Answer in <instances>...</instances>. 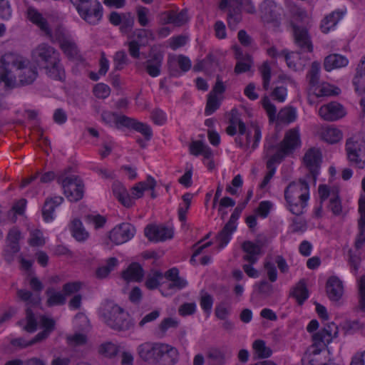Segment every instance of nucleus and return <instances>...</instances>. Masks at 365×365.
<instances>
[{"label":"nucleus","instance_id":"obj_1","mask_svg":"<svg viewBox=\"0 0 365 365\" xmlns=\"http://www.w3.org/2000/svg\"><path fill=\"white\" fill-rule=\"evenodd\" d=\"M37 76L36 67L22 56L7 53L0 59V79L6 87L29 85Z\"/></svg>","mask_w":365,"mask_h":365},{"label":"nucleus","instance_id":"obj_2","mask_svg":"<svg viewBox=\"0 0 365 365\" xmlns=\"http://www.w3.org/2000/svg\"><path fill=\"white\" fill-rule=\"evenodd\" d=\"M137 351L143 361L155 365H174L178 359V350L168 344L146 341Z\"/></svg>","mask_w":365,"mask_h":365},{"label":"nucleus","instance_id":"obj_3","mask_svg":"<svg viewBox=\"0 0 365 365\" xmlns=\"http://www.w3.org/2000/svg\"><path fill=\"white\" fill-rule=\"evenodd\" d=\"M99 314L103 322L112 329L124 331L132 327L129 314L112 301L104 302Z\"/></svg>","mask_w":365,"mask_h":365},{"label":"nucleus","instance_id":"obj_4","mask_svg":"<svg viewBox=\"0 0 365 365\" xmlns=\"http://www.w3.org/2000/svg\"><path fill=\"white\" fill-rule=\"evenodd\" d=\"M284 197L289 210L296 215L303 213L309 197V186L305 180L292 182L284 190Z\"/></svg>","mask_w":365,"mask_h":365},{"label":"nucleus","instance_id":"obj_5","mask_svg":"<svg viewBox=\"0 0 365 365\" xmlns=\"http://www.w3.org/2000/svg\"><path fill=\"white\" fill-rule=\"evenodd\" d=\"M57 180L61 185L63 194L70 202H76L83 198L84 185L78 177L76 175L70 177L61 176L58 178Z\"/></svg>","mask_w":365,"mask_h":365},{"label":"nucleus","instance_id":"obj_6","mask_svg":"<svg viewBox=\"0 0 365 365\" xmlns=\"http://www.w3.org/2000/svg\"><path fill=\"white\" fill-rule=\"evenodd\" d=\"M300 144L299 128L289 129L285 133L284 139L279 143V148L274 156L282 161L286 155L292 153L296 148L300 146Z\"/></svg>","mask_w":365,"mask_h":365},{"label":"nucleus","instance_id":"obj_7","mask_svg":"<svg viewBox=\"0 0 365 365\" xmlns=\"http://www.w3.org/2000/svg\"><path fill=\"white\" fill-rule=\"evenodd\" d=\"M83 19L90 24H98L103 16V7L97 0H87L76 9Z\"/></svg>","mask_w":365,"mask_h":365},{"label":"nucleus","instance_id":"obj_8","mask_svg":"<svg viewBox=\"0 0 365 365\" xmlns=\"http://www.w3.org/2000/svg\"><path fill=\"white\" fill-rule=\"evenodd\" d=\"M60 56L57 49L46 43L38 44L31 53L32 59L41 68Z\"/></svg>","mask_w":365,"mask_h":365},{"label":"nucleus","instance_id":"obj_9","mask_svg":"<svg viewBox=\"0 0 365 365\" xmlns=\"http://www.w3.org/2000/svg\"><path fill=\"white\" fill-rule=\"evenodd\" d=\"M365 148V143L357 137H351L346 140V150L349 160L357 168H363L365 165L363 150Z\"/></svg>","mask_w":365,"mask_h":365},{"label":"nucleus","instance_id":"obj_10","mask_svg":"<svg viewBox=\"0 0 365 365\" xmlns=\"http://www.w3.org/2000/svg\"><path fill=\"white\" fill-rule=\"evenodd\" d=\"M135 234V228L130 223H122L115 226L109 232V240L116 245H122L130 239Z\"/></svg>","mask_w":365,"mask_h":365},{"label":"nucleus","instance_id":"obj_11","mask_svg":"<svg viewBox=\"0 0 365 365\" xmlns=\"http://www.w3.org/2000/svg\"><path fill=\"white\" fill-rule=\"evenodd\" d=\"M294 43L302 52H312L313 44L307 29L292 24Z\"/></svg>","mask_w":365,"mask_h":365},{"label":"nucleus","instance_id":"obj_12","mask_svg":"<svg viewBox=\"0 0 365 365\" xmlns=\"http://www.w3.org/2000/svg\"><path fill=\"white\" fill-rule=\"evenodd\" d=\"M319 116L327 121H335L346 115L344 108L340 103L333 101L322 106L319 109Z\"/></svg>","mask_w":365,"mask_h":365},{"label":"nucleus","instance_id":"obj_13","mask_svg":"<svg viewBox=\"0 0 365 365\" xmlns=\"http://www.w3.org/2000/svg\"><path fill=\"white\" fill-rule=\"evenodd\" d=\"M145 235L152 242L165 241L173 237L172 227L163 225H148L144 230Z\"/></svg>","mask_w":365,"mask_h":365},{"label":"nucleus","instance_id":"obj_14","mask_svg":"<svg viewBox=\"0 0 365 365\" xmlns=\"http://www.w3.org/2000/svg\"><path fill=\"white\" fill-rule=\"evenodd\" d=\"M21 239V232L16 228L11 229L6 237L7 245L4 250V259L8 263L14 261V255L20 250L19 242Z\"/></svg>","mask_w":365,"mask_h":365},{"label":"nucleus","instance_id":"obj_15","mask_svg":"<svg viewBox=\"0 0 365 365\" xmlns=\"http://www.w3.org/2000/svg\"><path fill=\"white\" fill-rule=\"evenodd\" d=\"M304 162L313 180H315L322 163V153L319 149L315 148L309 149L304 155Z\"/></svg>","mask_w":365,"mask_h":365},{"label":"nucleus","instance_id":"obj_16","mask_svg":"<svg viewBox=\"0 0 365 365\" xmlns=\"http://www.w3.org/2000/svg\"><path fill=\"white\" fill-rule=\"evenodd\" d=\"M45 74L51 80L63 82L66 79V71L61 56L42 68Z\"/></svg>","mask_w":365,"mask_h":365},{"label":"nucleus","instance_id":"obj_17","mask_svg":"<svg viewBox=\"0 0 365 365\" xmlns=\"http://www.w3.org/2000/svg\"><path fill=\"white\" fill-rule=\"evenodd\" d=\"M244 0H230L227 12V24L230 29L235 30L242 21V6Z\"/></svg>","mask_w":365,"mask_h":365},{"label":"nucleus","instance_id":"obj_18","mask_svg":"<svg viewBox=\"0 0 365 365\" xmlns=\"http://www.w3.org/2000/svg\"><path fill=\"white\" fill-rule=\"evenodd\" d=\"M163 55L160 52L151 50L149 58L145 61V69L151 77H157L160 74Z\"/></svg>","mask_w":365,"mask_h":365},{"label":"nucleus","instance_id":"obj_19","mask_svg":"<svg viewBox=\"0 0 365 365\" xmlns=\"http://www.w3.org/2000/svg\"><path fill=\"white\" fill-rule=\"evenodd\" d=\"M326 289L329 299L337 302L343 294L342 282L336 277H331L327 282Z\"/></svg>","mask_w":365,"mask_h":365},{"label":"nucleus","instance_id":"obj_20","mask_svg":"<svg viewBox=\"0 0 365 365\" xmlns=\"http://www.w3.org/2000/svg\"><path fill=\"white\" fill-rule=\"evenodd\" d=\"M187 11L182 10L177 13L173 11H165L161 15V21L163 24H172L177 26H180L187 21Z\"/></svg>","mask_w":365,"mask_h":365},{"label":"nucleus","instance_id":"obj_21","mask_svg":"<svg viewBox=\"0 0 365 365\" xmlns=\"http://www.w3.org/2000/svg\"><path fill=\"white\" fill-rule=\"evenodd\" d=\"M28 19L36 24L45 34L46 37H51V30L48 26V21L36 9L29 8L28 9Z\"/></svg>","mask_w":365,"mask_h":365},{"label":"nucleus","instance_id":"obj_22","mask_svg":"<svg viewBox=\"0 0 365 365\" xmlns=\"http://www.w3.org/2000/svg\"><path fill=\"white\" fill-rule=\"evenodd\" d=\"M262 19L267 23H278V14L275 4L270 1H264L260 6Z\"/></svg>","mask_w":365,"mask_h":365},{"label":"nucleus","instance_id":"obj_23","mask_svg":"<svg viewBox=\"0 0 365 365\" xmlns=\"http://www.w3.org/2000/svg\"><path fill=\"white\" fill-rule=\"evenodd\" d=\"M63 200L64 199L61 196H55L46 200L42 209V215L45 221L49 222L53 219L55 208L62 204Z\"/></svg>","mask_w":365,"mask_h":365},{"label":"nucleus","instance_id":"obj_24","mask_svg":"<svg viewBox=\"0 0 365 365\" xmlns=\"http://www.w3.org/2000/svg\"><path fill=\"white\" fill-rule=\"evenodd\" d=\"M355 91L359 94L365 93V56L362 57L356 68V73L353 78Z\"/></svg>","mask_w":365,"mask_h":365},{"label":"nucleus","instance_id":"obj_25","mask_svg":"<svg viewBox=\"0 0 365 365\" xmlns=\"http://www.w3.org/2000/svg\"><path fill=\"white\" fill-rule=\"evenodd\" d=\"M144 271L141 265L137 262L131 263L128 268L122 272V277L127 282H140L143 279Z\"/></svg>","mask_w":365,"mask_h":365},{"label":"nucleus","instance_id":"obj_26","mask_svg":"<svg viewBox=\"0 0 365 365\" xmlns=\"http://www.w3.org/2000/svg\"><path fill=\"white\" fill-rule=\"evenodd\" d=\"M242 250L246 252L243 259L253 264L257 261V255H260L262 247L251 241H245L242 245Z\"/></svg>","mask_w":365,"mask_h":365},{"label":"nucleus","instance_id":"obj_27","mask_svg":"<svg viewBox=\"0 0 365 365\" xmlns=\"http://www.w3.org/2000/svg\"><path fill=\"white\" fill-rule=\"evenodd\" d=\"M17 324L28 333H34L37 330L38 320L31 307L26 308L25 318L19 321Z\"/></svg>","mask_w":365,"mask_h":365},{"label":"nucleus","instance_id":"obj_28","mask_svg":"<svg viewBox=\"0 0 365 365\" xmlns=\"http://www.w3.org/2000/svg\"><path fill=\"white\" fill-rule=\"evenodd\" d=\"M59 47L68 58L75 61L82 60L80 51L72 37L61 43Z\"/></svg>","mask_w":365,"mask_h":365},{"label":"nucleus","instance_id":"obj_29","mask_svg":"<svg viewBox=\"0 0 365 365\" xmlns=\"http://www.w3.org/2000/svg\"><path fill=\"white\" fill-rule=\"evenodd\" d=\"M156 184L155 180L152 176L149 175L145 181L140 182L132 187L131 195L135 199L140 198L143 197L145 190H153Z\"/></svg>","mask_w":365,"mask_h":365},{"label":"nucleus","instance_id":"obj_30","mask_svg":"<svg viewBox=\"0 0 365 365\" xmlns=\"http://www.w3.org/2000/svg\"><path fill=\"white\" fill-rule=\"evenodd\" d=\"M40 324L43 330L36 335V339L41 342L46 339L55 329L56 322L52 318L42 315L39 319Z\"/></svg>","mask_w":365,"mask_h":365},{"label":"nucleus","instance_id":"obj_31","mask_svg":"<svg viewBox=\"0 0 365 365\" xmlns=\"http://www.w3.org/2000/svg\"><path fill=\"white\" fill-rule=\"evenodd\" d=\"M349 63L348 59L341 55L331 54L324 59V67L327 71L335 68H339L346 66Z\"/></svg>","mask_w":365,"mask_h":365},{"label":"nucleus","instance_id":"obj_32","mask_svg":"<svg viewBox=\"0 0 365 365\" xmlns=\"http://www.w3.org/2000/svg\"><path fill=\"white\" fill-rule=\"evenodd\" d=\"M319 136L323 140L330 144H334L338 143L341 139L342 133L336 128L327 126L321 129Z\"/></svg>","mask_w":365,"mask_h":365},{"label":"nucleus","instance_id":"obj_33","mask_svg":"<svg viewBox=\"0 0 365 365\" xmlns=\"http://www.w3.org/2000/svg\"><path fill=\"white\" fill-rule=\"evenodd\" d=\"M267 52V54L272 58L284 56L287 66L294 70H297V65L294 62V59L298 58V53L288 52L287 50H283L280 53H278L274 46L268 48Z\"/></svg>","mask_w":365,"mask_h":365},{"label":"nucleus","instance_id":"obj_34","mask_svg":"<svg viewBox=\"0 0 365 365\" xmlns=\"http://www.w3.org/2000/svg\"><path fill=\"white\" fill-rule=\"evenodd\" d=\"M289 296L294 297L299 305H302L309 297V291L304 279H301L292 289Z\"/></svg>","mask_w":365,"mask_h":365},{"label":"nucleus","instance_id":"obj_35","mask_svg":"<svg viewBox=\"0 0 365 365\" xmlns=\"http://www.w3.org/2000/svg\"><path fill=\"white\" fill-rule=\"evenodd\" d=\"M262 138L260 128L257 125H252L251 128L247 130L246 135L245 149H248L251 145L252 150L256 149Z\"/></svg>","mask_w":365,"mask_h":365},{"label":"nucleus","instance_id":"obj_36","mask_svg":"<svg viewBox=\"0 0 365 365\" xmlns=\"http://www.w3.org/2000/svg\"><path fill=\"white\" fill-rule=\"evenodd\" d=\"M344 13L341 11H333L329 15L326 16L322 21L321 29L324 34H327L331 31L338 22L343 18Z\"/></svg>","mask_w":365,"mask_h":365},{"label":"nucleus","instance_id":"obj_37","mask_svg":"<svg viewBox=\"0 0 365 365\" xmlns=\"http://www.w3.org/2000/svg\"><path fill=\"white\" fill-rule=\"evenodd\" d=\"M329 339L327 335L322 336L321 334H314L312 336L313 344L309 348V353L308 354L317 356L322 350L329 344Z\"/></svg>","mask_w":365,"mask_h":365},{"label":"nucleus","instance_id":"obj_38","mask_svg":"<svg viewBox=\"0 0 365 365\" xmlns=\"http://www.w3.org/2000/svg\"><path fill=\"white\" fill-rule=\"evenodd\" d=\"M236 225L227 222L222 230L217 235V241L219 243L218 249L223 248L230 240L232 233L235 231Z\"/></svg>","mask_w":365,"mask_h":365},{"label":"nucleus","instance_id":"obj_39","mask_svg":"<svg viewBox=\"0 0 365 365\" xmlns=\"http://www.w3.org/2000/svg\"><path fill=\"white\" fill-rule=\"evenodd\" d=\"M48 307L61 306L65 304L66 298L63 293L57 292L53 287H48L46 291Z\"/></svg>","mask_w":365,"mask_h":365},{"label":"nucleus","instance_id":"obj_40","mask_svg":"<svg viewBox=\"0 0 365 365\" xmlns=\"http://www.w3.org/2000/svg\"><path fill=\"white\" fill-rule=\"evenodd\" d=\"M113 192L118 200L125 207H130L133 205L132 200L127 192L124 186L119 182L113 184Z\"/></svg>","mask_w":365,"mask_h":365},{"label":"nucleus","instance_id":"obj_41","mask_svg":"<svg viewBox=\"0 0 365 365\" xmlns=\"http://www.w3.org/2000/svg\"><path fill=\"white\" fill-rule=\"evenodd\" d=\"M225 354L217 348L209 349L207 354V361L208 365H225Z\"/></svg>","mask_w":365,"mask_h":365},{"label":"nucleus","instance_id":"obj_42","mask_svg":"<svg viewBox=\"0 0 365 365\" xmlns=\"http://www.w3.org/2000/svg\"><path fill=\"white\" fill-rule=\"evenodd\" d=\"M17 296L21 300L26 302L28 307L37 306L40 304L41 299L38 295L34 296L31 292L26 289H18Z\"/></svg>","mask_w":365,"mask_h":365},{"label":"nucleus","instance_id":"obj_43","mask_svg":"<svg viewBox=\"0 0 365 365\" xmlns=\"http://www.w3.org/2000/svg\"><path fill=\"white\" fill-rule=\"evenodd\" d=\"M71 232L73 237L78 241H83L88 237V233L83 228L81 221L78 219L73 220Z\"/></svg>","mask_w":365,"mask_h":365},{"label":"nucleus","instance_id":"obj_44","mask_svg":"<svg viewBox=\"0 0 365 365\" xmlns=\"http://www.w3.org/2000/svg\"><path fill=\"white\" fill-rule=\"evenodd\" d=\"M133 36L136 41L143 46H145L150 40H154V34L152 31L148 29H136L133 33Z\"/></svg>","mask_w":365,"mask_h":365},{"label":"nucleus","instance_id":"obj_45","mask_svg":"<svg viewBox=\"0 0 365 365\" xmlns=\"http://www.w3.org/2000/svg\"><path fill=\"white\" fill-rule=\"evenodd\" d=\"M279 148V143L277 142V138L275 135L268 137L265 140L264 146V153L266 157L271 159V157L275 155Z\"/></svg>","mask_w":365,"mask_h":365},{"label":"nucleus","instance_id":"obj_46","mask_svg":"<svg viewBox=\"0 0 365 365\" xmlns=\"http://www.w3.org/2000/svg\"><path fill=\"white\" fill-rule=\"evenodd\" d=\"M47 38L52 43H58L60 45L71 38V36L63 27L58 26L56 28L53 33L51 32V37Z\"/></svg>","mask_w":365,"mask_h":365},{"label":"nucleus","instance_id":"obj_47","mask_svg":"<svg viewBox=\"0 0 365 365\" xmlns=\"http://www.w3.org/2000/svg\"><path fill=\"white\" fill-rule=\"evenodd\" d=\"M252 347L259 359L268 358L272 355V349L266 346L265 342L263 340L258 339L255 341Z\"/></svg>","mask_w":365,"mask_h":365},{"label":"nucleus","instance_id":"obj_48","mask_svg":"<svg viewBox=\"0 0 365 365\" xmlns=\"http://www.w3.org/2000/svg\"><path fill=\"white\" fill-rule=\"evenodd\" d=\"M282 161L274 156H272L271 159H269L267 162V168L269 170L266 175L264 176L261 185L260 187L264 188L272 178L273 175L275 173L276 168L274 167L275 163H280Z\"/></svg>","mask_w":365,"mask_h":365},{"label":"nucleus","instance_id":"obj_49","mask_svg":"<svg viewBox=\"0 0 365 365\" xmlns=\"http://www.w3.org/2000/svg\"><path fill=\"white\" fill-rule=\"evenodd\" d=\"M296 110L293 108H284L281 109L277 114V119L281 123H289L296 120Z\"/></svg>","mask_w":365,"mask_h":365},{"label":"nucleus","instance_id":"obj_50","mask_svg":"<svg viewBox=\"0 0 365 365\" xmlns=\"http://www.w3.org/2000/svg\"><path fill=\"white\" fill-rule=\"evenodd\" d=\"M340 89L337 87H334L327 83H322L318 88L316 96L317 97L336 96L339 93Z\"/></svg>","mask_w":365,"mask_h":365},{"label":"nucleus","instance_id":"obj_51","mask_svg":"<svg viewBox=\"0 0 365 365\" xmlns=\"http://www.w3.org/2000/svg\"><path fill=\"white\" fill-rule=\"evenodd\" d=\"M221 99L216 96L208 94L207 103L205 109V114L210 115L217 110L220 106Z\"/></svg>","mask_w":365,"mask_h":365},{"label":"nucleus","instance_id":"obj_52","mask_svg":"<svg viewBox=\"0 0 365 365\" xmlns=\"http://www.w3.org/2000/svg\"><path fill=\"white\" fill-rule=\"evenodd\" d=\"M128 63V56L124 51H118L113 56L114 71L122 70Z\"/></svg>","mask_w":365,"mask_h":365},{"label":"nucleus","instance_id":"obj_53","mask_svg":"<svg viewBox=\"0 0 365 365\" xmlns=\"http://www.w3.org/2000/svg\"><path fill=\"white\" fill-rule=\"evenodd\" d=\"M319 71L320 64L317 61H314L312 63L311 69L307 74L309 78V83L312 86H315L318 84L319 80Z\"/></svg>","mask_w":365,"mask_h":365},{"label":"nucleus","instance_id":"obj_54","mask_svg":"<svg viewBox=\"0 0 365 365\" xmlns=\"http://www.w3.org/2000/svg\"><path fill=\"white\" fill-rule=\"evenodd\" d=\"M134 25V17L130 13H123L122 22L120 26V31L123 34L129 33Z\"/></svg>","mask_w":365,"mask_h":365},{"label":"nucleus","instance_id":"obj_55","mask_svg":"<svg viewBox=\"0 0 365 365\" xmlns=\"http://www.w3.org/2000/svg\"><path fill=\"white\" fill-rule=\"evenodd\" d=\"M329 208L335 215H339L341 213V202L337 192H332L331 197L329 200Z\"/></svg>","mask_w":365,"mask_h":365},{"label":"nucleus","instance_id":"obj_56","mask_svg":"<svg viewBox=\"0 0 365 365\" xmlns=\"http://www.w3.org/2000/svg\"><path fill=\"white\" fill-rule=\"evenodd\" d=\"M263 108L267 113L270 121H274L277 119V114L276 107L272 104L267 96H264L262 100Z\"/></svg>","mask_w":365,"mask_h":365},{"label":"nucleus","instance_id":"obj_57","mask_svg":"<svg viewBox=\"0 0 365 365\" xmlns=\"http://www.w3.org/2000/svg\"><path fill=\"white\" fill-rule=\"evenodd\" d=\"M359 304L356 307L357 310L365 312V275H363L359 282Z\"/></svg>","mask_w":365,"mask_h":365},{"label":"nucleus","instance_id":"obj_58","mask_svg":"<svg viewBox=\"0 0 365 365\" xmlns=\"http://www.w3.org/2000/svg\"><path fill=\"white\" fill-rule=\"evenodd\" d=\"M163 278V274L160 271H155L153 274H149L145 282V286L149 289H156L160 285L159 280Z\"/></svg>","mask_w":365,"mask_h":365},{"label":"nucleus","instance_id":"obj_59","mask_svg":"<svg viewBox=\"0 0 365 365\" xmlns=\"http://www.w3.org/2000/svg\"><path fill=\"white\" fill-rule=\"evenodd\" d=\"M133 129L143 135L146 140H150L153 135L150 127L146 123L135 120Z\"/></svg>","mask_w":365,"mask_h":365},{"label":"nucleus","instance_id":"obj_60","mask_svg":"<svg viewBox=\"0 0 365 365\" xmlns=\"http://www.w3.org/2000/svg\"><path fill=\"white\" fill-rule=\"evenodd\" d=\"M262 78V85L264 90H268L271 78V68L267 62H264L260 68Z\"/></svg>","mask_w":365,"mask_h":365},{"label":"nucleus","instance_id":"obj_61","mask_svg":"<svg viewBox=\"0 0 365 365\" xmlns=\"http://www.w3.org/2000/svg\"><path fill=\"white\" fill-rule=\"evenodd\" d=\"M12 16V9L7 0H0V19L8 21Z\"/></svg>","mask_w":365,"mask_h":365},{"label":"nucleus","instance_id":"obj_62","mask_svg":"<svg viewBox=\"0 0 365 365\" xmlns=\"http://www.w3.org/2000/svg\"><path fill=\"white\" fill-rule=\"evenodd\" d=\"M118 351V349L117 346L111 342L105 343L99 348V352L108 357L115 356Z\"/></svg>","mask_w":365,"mask_h":365},{"label":"nucleus","instance_id":"obj_63","mask_svg":"<svg viewBox=\"0 0 365 365\" xmlns=\"http://www.w3.org/2000/svg\"><path fill=\"white\" fill-rule=\"evenodd\" d=\"M94 95L98 98H106L110 93V87L103 83H98L93 88Z\"/></svg>","mask_w":365,"mask_h":365},{"label":"nucleus","instance_id":"obj_64","mask_svg":"<svg viewBox=\"0 0 365 365\" xmlns=\"http://www.w3.org/2000/svg\"><path fill=\"white\" fill-rule=\"evenodd\" d=\"M82 284L80 282H71L63 284V292L65 296H70L78 292L81 288Z\"/></svg>","mask_w":365,"mask_h":365}]
</instances>
